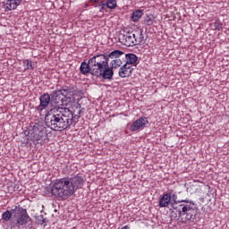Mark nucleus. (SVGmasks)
Returning a JSON list of instances; mask_svg holds the SVG:
<instances>
[{
	"instance_id": "nucleus-1",
	"label": "nucleus",
	"mask_w": 229,
	"mask_h": 229,
	"mask_svg": "<svg viewBox=\"0 0 229 229\" xmlns=\"http://www.w3.org/2000/svg\"><path fill=\"white\" fill-rule=\"evenodd\" d=\"M52 103L57 107L51 109L50 114L46 116V123L51 130H67L74 119L72 111L65 106V100L62 89L54 90L51 94Z\"/></svg>"
},
{
	"instance_id": "nucleus-2",
	"label": "nucleus",
	"mask_w": 229,
	"mask_h": 229,
	"mask_svg": "<svg viewBox=\"0 0 229 229\" xmlns=\"http://www.w3.org/2000/svg\"><path fill=\"white\" fill-rule=\"evenodd\" d=\"M83 183H85V176L82 174H78L70 178L57 179L51 188L52 196L65 201V199H69L71 196L76 194V191L81 189Z\"/></svg>"
},
{
	"instance_id": "nucleus-3",
	"label": "nucleus",
	"mask_w": 229,
	"mask_h": 229,
	"mask_svg": "<svg viewBox=\"0 0 229 229\" xmlns=\"http://www.w3.org/2000/svg\"><path fill=\"white\" fill-rule=\"evenodd\" d=\"M108 56L105 54L97 55L89 58L91 75L103 80H112L114 70L110 68Z\"/></svg>"
},
{
	"instance_id": "nucleus-4",
	"label": "nucleus",
	"mask_w": 229,
	"mask_h": 229,
	"mask_svg": "<svg viewBox=\"0 0 229 229\" xmlns=\"http://www.w3.org/2000/svg\"><path fill=\"white\" fill-rule=\"evenodd\" d=\"M14 215V219L11 223V229H30L33 225L31 216L28 214V210L21 207H17L12 209Z\"/></svg>"
},
{
	"instance_id": "nucleus-5",
	"label": "nucleus",
	"mask_w": 229,
	"mask_h": 229,
	"mask_svg": "<svg viewBox=\"0 0 229 229\" xmlns=\"http://www.w3.org/2000/svg\"><path fill=\"white\" fill-rule=\"evenodd\" d=\"M182 204H179L178 207L173 208H178V215L181 217L182 223H187V221H191L195 219L198 214V208L194 203L190 202L189 200H182Z\"/></svg>"
},
{
	"instance_id": "nucleus-6",
	"label": "nucleus",
	"mask_w": 229,
	"mask_h": 229,
	"mask_svg": "<svg viewBox=\"0 0 229 229\" xmlns=\"http://www.w3.org/2000/svg\"><path fill=\"white\" fill-rule=\"evenodd\" d=\"M32 140L38 144H46V142H49V138L46 132V127L42 125H35L32 132Z\"/></svg>"
},
{
	"instance_id": "nucleus-7",
	"label": "nucleus",
	"mask_w": 229,
	"mask_h": 229,
	"mask_svg": "<svg viewBox=\"0 0 229 229\" xmlns=\"http://www.w3.org/2000/svg\"><path fill=\"white\" fill-rule=\"evenodd\" d=\"M119 42L123 44V46H126L127 47H133V46H135L133 33L127 32L125 34H120Z\"/></svg>"
},
{
	"instance_id": "nucleus-8",
	"label": "nucleus",
	"mask_w": 229,
	"mask_h": 229,
	"mask_svg": "<svg viewBox=\"0 0 229 229\" xmlns=\"http://www.w3.org/2000/svg\"><path fill=\"white\" fill-rule=\"evenodd\" d=\"M61 92L64 99L65 106H69V105H71V103H72V100L74 99V92L69 87H63L61 89Z\"/></svg>"
},
{
	"instance_id": "nucleus-9",
	"label": "nucleus",
	"mask_w": 229,
	"mask_h": 229,
	"mask_svg": "<svg viewBox=\"0 0 229 229\" xmlns=\"http://www.w3.org/2000/svg\"><path fill=\"white\" fill-rule=\"evenodd\" d=\"M148 118L140 117L138 120L134 121L132 124L130 126L131 131H139V130H144L146 125L148 124Z\"/></svg>"
},
{
	"instance_id": "nucleus-10",
	"label": "nucleus",
	"mask_w": 229,
	"mask_h": 229,
	"mask_svg": "<svg viewBox=\"0 0 229 229\" xmlns=\"http://www.w3.org/2000/svg\"><path fill=\"white\" fill-rule=\"evenodd\" d=\"M132 72H133V67L130 66L127 64H124L120 67L118 74L120 78H130Z\"/></svg>"
},
{
	"instance_id": "nucleus-11",
	"label": "nucleus",
	"mask_w": 229,
	"mask_h": 229,
	"mask_svg": "<svg viewBox=\"0 0 229 229\" xmlns=\"http://www.w3.org/2000/svg\"><path fill=\"white\" fill-rule=\"evenodd\" d=\"M126 64L131 67H137L139 65V57L135 54L125 55Z\"/></svg>"
},
{
	"instance_id": "nucleus-12",
	"label": "nucleus",
	"mask_w": 229,
	"mask_h": 229,
	"mask_svg": "<svg viewBox=\"0 0 229 229\" xmlns=\"http://www.w3.org/2000/svg\"><path fill=\"white\" fill-rule=\"evenodd\" d=\"M132 37L134 40V45L142 44L144 42V34H142V30L139 29L132 32Z\"/></svg>"
},
{
	"instance_id": "nucleus-13",
	"label": "nucleus",
	"mask_w": 229,
	"mask_h": 229,
	"mask_svg": "<svg viewBox=\"0 0 229 229\" xmlns=\"http://www.w3.org/2000/svg\"><path fill=\"white\" fill-rule=\"evenodd\" d=\"M21 2L22 0H6L4 6L5 10H17V7L21 4Z\"/></svg>"
},
{
	"instance_id": "nucleus-14",
	"label": "nucleus",
	"mask_w": 229,
	"mask_h": 229,
	"mask_svg": "<svg viewBox=\"0 0 229 229\" xmlns=\"http://www.w3.org/2000/svg\"><path fill=\"white\" fill-rule=\"evenodd\" d=\"M80 72L84 74H92V66H90V59L87 62H82L80 66Z\"/></svg>"
},
{
	"instance_id": "nucleus-15",
	"label": "nucleus",
	"mask_w": 229,
	"mask_h": 229,
	"mask_svg": "<svg viewBox=\"0 0 229 229\" xmlns=\"http://www.w3.org/2000/svg\"><path fill=\"white\" fill-rule=\"evenodd\" d=\"M169 203H171V193H165L159 199V207L164 208L165 207H169Z\"/></svg>"
},
{
	"instance_id": "nucleus-16",
	"label": "nucleus",
	"mask_w": 229,
	"mask_h": 229,
	"mask_svg": "<svg viewBox=\"0 0 229 229\" xmlns=\"http://www.w3.org/2000/svg\"><path fill=\"white\" fill-rule=\"evenodd\" d=\"M40 100V106L42 108H46L49 106V103H51V96H49V93H44L39 98Z\"/></svg>"
},
{
	"instance_id": "nucleus-17",
	"label": "nucleus",
	"mask_w": 229,
	"mask_h": 229,
	"mask_svg": "<svg viewBox=\"0 0 229 229\" xmlns=\"http://www.w3.org/2000/svg\"><path fill=\"white\" fill-rule=\"evenodd\" d=\"M123 56H124V52L121 50H114L108 55L107 58L108 60H119L122 59Z\"/></svg>"
},
{
	"instance_id": "nucleus-18",
	"label": "nucleus",
	"mask_w": 229,
	"mask_h": 229,
	"mask_svg": "<svg viewBox=\"0 0 229 229\" xmlns=\"http://www.w3.org/2000/svg\"><path fill=\"white\" fill-rule=\"evenodd\" d=\"M37 65V62H33L31 59H27L23 61V67L25 71H33Z\"/></svg>"
},
{
	"instance_id": "nucleus-19",
	"label": "nucleus",
	"mask_w": 229,
	"mask_h": 229,
	"mask_svg": "<svg viewBox=\"0 0 229 229\" xmlns=\"http://www.w3.org/2000/svg\"><path fill=\"white\" fill-rule=\"evenodd\" d=\"M110 69L114 71V69H119L123 65V59H113L110 62Z\"/></svg>"
},
{
	"instance_id": "nucleus-20",
	"label": "nucleus",
	"mask_w": 229,
	"mask_h": 229,
	"mask_svg": "<svg viewBox=\"0 0 229 229\" xmlns=\"http://www.w3.org/2000/svg\"><path fill=\"white\" fill-rule=\"evenodd\" d=\"M142 15H143L142 11L136 10L132 13L131 21L133 22H139V21H140V18L142 17Z\"/></svg>"
},
{
	"instance_id": "nucleus-21",
	"label": "nucleus",
	"mask_w": 229,
	"mask_h": 229,
	"mask_svg": "<svg viewBox=\"0 0 229 229\" xmlns=\"http://www.w3.org/2000/svg\"><path fill=\"white\" fill-rule=\"evenodd\" d=\"M106 6L109 8V10H115V8H117V0H107Z\"/></svg>"
},
{
	"instance_id": "nucleus-22",
	"label": "nucleus",
	"mask_w": 229,
	"mask_h": 229,
	"mask_svg": "<svg viewBox=\"0 0 229 229\" xmlns=\"http://www.w3.org/2000/svg\"><path fill=\"white\" fill-rule=\"evenodd\" d=\"M2 219L4 221H10V219H12V212H10V210H6L5 212H4L2 214Z\"/></svg>"
},
{
	"instance_id": "nucleus-23",
	"label": "nucleus",
	"mask_w": 229,
	"mask_h": 229,
	"mask_svg": "<svg viewBox=\"0 0 229 229\" xmlns=\"http://www.w3.org/2000/svg\"><path fill=\"white\" fill-rule=\"evenodd\" d=\"M214 28H215V30H217L218 31H219V30H223V23H221V21L219 19L215 21Z\"/></svg>"
},
{
	"instance_id": "nucleus-24",
	"label": "nucleus",
	"mask_w": 229,
	"mask_h": 229,
	"mask_svg": "<svg viewBox=\"0 0 229 229\" xmlns=\"http://www.w3.org/2000/svg\"><path fill=\"white\" fill-rule=\"evenodd\" d=\"M38 225H44V223H46V218H44V216H38Z\"/></svg>"
},
{
	"instance_id": "nucleus-25",
	"label": "nucleus",
	"mask_w": 229,
	"mask_h": 229,
	"mask_svg": "<svg viewBox=\"0 0 229 229\" xmlns=\"http://www.w3.org/2000/svg\"><path fill=\"white\" fill-rule=\"evenodd\" d=\"M146 22L148 26H151L153 25V19H151V17L148 16L146 19Z\"/></svg>"
},
{
	"instance_id": "nucleus-26",
	"label": "nucleus",
	"mask_w": 229,
	"mask_h": 229,
	"mask_svg": "<svg viewBox=\"0 0 229 229\" xmlns=\"http://www.w3.org/2000/svg\"><path fill=\"white\" fill-rule=\"evenodd\" d=\"M101 0H89V3H99Z\"/></svg>"
},
{
	"instance_id": "nucleus-27",
	"label": "nucleus",
	"mask_w": 229,
	"mask_h": 229,
	"mask_svg": "<svg viewBox=\"0 0 229 229\" xmlns=\"http://www.w3.org/2000/svg\"><path fill=\"white\" fill-rule=\"evenodd\" d=\"M121 229H130V226L124 225V226H123Z\"/></svg>"
},
{
	"instance_id": "nucleus-28",
	"label": "nucleus",
	"mask_w": 229,
	"mask_h": 229,
	"mask_svg": "<svg viewBox=\"0 0 229 229\" xmlns=\"http://www.w3.org/2000/svg\"><path fill=\"white\" fill-rule=\"evenodd\" d=\"M173 214H174V212H172V217H173Z\"/></svg>"
}]
</instances>
